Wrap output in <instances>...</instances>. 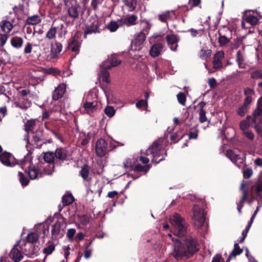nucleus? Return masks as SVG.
<instances>
[{"label": "nucleus", "instance_id": "b1692460", "mask_svg": "<svg viewBox=\"0 0 262 262\" xmlns=\"http://www.w3.org/2000/svg\"><path fill=\"white\" fill-rule=\"evenodd\" d=\"M226 155L233 163H235L238 167H239V165L237 164L238 160H240V163L243 162V159L241 158L239 155L235 154L231 149L227 150Z\"/></svg>", "mask_w": 262, "mask_h": 262}, {"label": "nucleus", "instance_id": "13d9d810", "mask_svg": "<svg viewBox=\"0 0 262 262\" xmlns=\"http://www.w3.org/2000/svg\"><path fill=\"white\" fill-rule=\"evenodd\" d=\"M253 174V170L250 168H247L243 171V177L245 179L250 178Z\"/></svg>", "mask_w": 262, "mask_h": 262}, {"label": "nucleus", "instance_id": "7ed1b4c3", "mask_svg": "<svg viewBox=\"0 0 262 262\" xmlns=\"http://www.w3.org/2000/svg\"><path fill=\"white\" fill-rule=\"evenodd\" d=\"M173 225V233L176 236L182 237L187 233L188 224L186 220L179 214H174L170 219Z\"/></svg>", "mask_w": 262, "mask_h": 262}, {"label": "nucleus", "instance_id": "09e8293b", "mask_svg": "<svg viewBox=\"0 0 262 262\" xmlns=\"http://www.w3.org/2000/svg\"><path fill=\"white\" fill-rule=\"evenodd\" d=\"M108 29L112 32H115L119 28V26L118 24L115 21H111L108 24Z\"/></svg>", "mask_w": 262, "mask_h": 262}, {"label": "nucleus", "instance_id": "bf43d9fd", "mask_svg": "<svg viewBox=\"0 0 262 262\" xmlns=\"http://www.w3.org/2000/svg\"><path fill=\"white\" fill-rule=\"evenodd\" d=\"M206 114L205 110L199 111V121L201 123H204L207 121Z\"/></svg>", "mask_w": 262, "mask_h": 262}, {"label": "nucleus", "instance_id": "a18cd8bd", "mask_svg": "<svg viewBox=\"0 0 262 262\" xmlns=\"http://www.w3.org/2000/svg\"><path fill=\"white\" fill-rule=\"evenodd\" d=\"M181 133V132H177L176 133H175L174 134H172V135H170V139L172 141H173V143H177L179 140H180L181 139H182L184 135L183 134L182 135H180V134Z\"/></svg>", "mask_w": 262, "mask_h": 262}, {"label": "nucleus", "instance_id": "c03bdc74", "mask_svg": "<svg viewBox=\"0 0 262 262\" xmlns=\"http://www.w3.org/2000/svg\"><path fill=\"white\" fill-rule=\"evenodd\" d=\"M104 111L105 115L110 118L114 116L116 112L113 106L110 105L106 106Z\"/></svg>", "mask_w": 262, "mask_h": 262}, {"label": "nucleus", "instance_id": "e433bc0d", "mask_svg": "<svg viewBox=\"0 0 262 262\" xmlns=\"http://www.w3.org/2000/svg\"><path fill=\"white\" fill-rule=\"evenodd\" d=\"M125 5L128 8L129 11L135 10L137 4V0H123Z\"/></svg>", "mask_w": 262, "mask_h": 262}, {"label": "nucleus", "instance_id": "5701e85b", "mask_svg": "<svg viewBox=\"0 0 262 262\" xmlns=\"http://www.w3.org/2000/svg\"><path fill=\"white\" fill-rule=\"evenodd\" d=\"M44 140L45 138L43 130L42 129L36 130L33 136V141H34V144H35L37 147H38L39 145V142Z\"/></svg>", "mask_w": 262, "mask_h": 262}, {"label": "nucleus", "instance_id": "ea45409f", "mask_svg": "<svg viewBox=\"0 0 262 262\" xmlns=\"http://www.w3.org/2000/svg\"><path fill=\"white\" fill-rule=\"evenodd\" d=\"M250 77L253 79H262V69H258L251 72Z\"/></svg>", "mask_w": 262, "mask_h": 262}, {"label": "nucleus", "instance_id": "2eb2a0df", "mask_svg": "<svg viewBox=\"0 0 262 262\" xmlns=\"http://www.w3.org/2000/svg\"><path fill=\"white\" fill-rule=\"evenodd\" d=\"M165 39L170 49L176 51L178 47V42L179 41L178 36L175 34H168L166 36Z\"/></svg>", "mask_w": 262, "mask_h": 262}, {"label": "nucleus", "instance_id": "20e7f679", "mask_svg": "<svg viewBox=\"0 0 262 262\" xmlns=\"http://www.w3.org/2000/svg\"><path fill=\"white\" fill-rule=\"evenodd\" d=\"M193 222L195 227L200 228L204 226L206 218L205 213L203 209L201 208L198 205H194L193 206Z\"/></svg>", "mask_w": 262, "mask_h": 262}, {"label": "nucleus", "instance_id": "f257e3e1", "mask_svg": "<svg viewBox=\"0 0 262 262\" xmlns=\"http://www.w3.org/2000/svg\"><path fill=\"white\" fill-rule=\"evenodd\" d=\"M182 241L176 238L173 246V256L177 260H186L194 255L200 250L199 244L195 237L185 236Z\"/></svg>", "mask_w": 262, "mask_h": 262}, {"label": "nucleus", "instance_id": "2f4dec72", "mask_svg": "<svg viewBox=\"0 0 262 262\" xmlns=\"http://www.w3.org/2000/svg\"><path fill=\"white\" fill-rule=\"evenodd\" d=\"M28 175L31 179H35L42 177V174L39 172L37 168L34 166L28 168Z\"/></svg>", "mask_w": 262, "mask_h": 262}, {"label": "nucleus", "instance_id": "412c9836", "mask_svg": "<svg viewBox=\"0 0 262 262\" xmlns=\"http://www.w3.org/2000/svg\"><path fill=\"white\" fill-rule=\"evenodd\" d=\"M90 167L86 164L83 165L79 171V175L82 177L84 181L89 182L91 180L90 176Z\"/></svg>", "mask_w": 262, "mask_h": 262}, {"label": "nucleus", "instance_id": "f704fd0d", "mask_svg": "<svg viewBox=\"0 0 262 262\" xmlns=\"http://www.w3.org/2000/svg\"><path fill=\"white\" fill-rule=\"evenodd\" d=\"M41 21V19L40 16L37 15H34L28 17L26 20V24L34 25L40 23Z\"/></svg>", "mask_w": 262, "mask_h": 262}, {"label": "nucleus", "instance_id": "680f3d73", "mask_svg": "<svg viewBox=\"0 0 262 262\" xmlns=\"http://www.w3.org/2000/svg\"><path fill=\"white\" fill-rule=\"evenodd\" d=\"M76 230L74 228H70L68 230L67 236L69 239L71 241H73V237L75 234Z\"/></svg>", "mask_w": 262, "mask_h": 262}, {"label": "nucleus", "instance_id": "603ef678", "mask_svg": "<svg viewBox=\"0 0 262 262\" xmlns=\"http://www.w3.org/2000/svg\"><path fill=\"white\" fill-rule=\"evenodd\" d=\"M198 130L196 128H191L188 133L189 139H196L198 136Z\"/></svg>", "mask_w": 262, "mask_h": 262}, {"label": "nucleus", "instance_id": "f8f14e48", "mask_svg": "<svg viewBox=\"0 0 262 262\" xmlns=\"http://www.w3.org/2000/svg\"><path fill=\"white\" fill-rule=\"evenodd\" d=\"M150 29L149 24L146 23V27L141 31L136 37L132 43L136 47H140L145 40L146 34H148V30Z\"/></svg>", "mask_w": 262, "mask_h": 262}, {"label": "nucleus", "instance_id": "cd10ccee", "mask_svg": "<svg viewBox=\"0 0 262 262\" xmlns=\"http://www.w3.org/2000/svg\"><path fill=\"white\" fill-rule=\"evenodd\" d=\"M252 116H253V115H252ZM253 118V117H252L251 116H248L246 117V119L242 121L239 124V126H240L241 129H242V130L245 132V130L248 129L249 128V127L250 126V120H252V122L254 124V126H255V124H254V123L253 122V121L252 120ZM259 127H260V126H259L257 128H255L256 129H258L259 128Z\"/></svg>", "mask_w": 262, "mask_h": 262}, {"label": "nucleus", "instance_id": "f3484780", "mask_svg": "<svg viewBox=\"0 0 262 262\" xmlns=\"http://www.w3.org/2000/svg\"><path fill=\"white\" fill-rule=\"evenodd\" d=\"M12 158H13V156L9 152L5 151L0 154L1 162L6 166L12 167L17 163V162H11Z\"/></svg>", "mask_w": 262, "mask_h": 262}, {"label": "nucleus", "instance_id": "9b49d317", "mask_svg": "<svg viewBox=\"0 0 262 262\" xmlns=\"http://www.w3.org/2000/svg\"><path fill=\"white\" fill-rule=\"evenodd\" d=\"M121 63V60L118 59L116 55H112L100 64V67L103 69H111L112 67L119 66Z\"/></svg>", "mask_w": 262, "mask_h": 262}, {"label": "nucleus", "instance_id": "0e129e2a", "mask_svg": "<svg viewBox=\"0 0 262 262\" xmlns=\"http://www.w3.org/2000/svg\"><path fill=\"white\" fill-rule=\"evenodd\" d=\"M208 84L212 89L215 88L217 85V82L215 78H211L208 79Z\"/></svg>", "mask_w": 262, "mask_h": 262}, {"label": "nucleus", "instance_id": "423d86ee", "mask_svg": "<svg viewBox=\"0 0 262 262\" xmlns=\"http://www.w3.org/2000/svg\"><path fill=\"white\" fill-rule=\"evenodd\" d=\"M101 24V21L98 19H95L90 24H87L84 30V38H86L87 35L89 34L100 33L101 31L100 29V26Z\"/></svg>", "mask_w": 262, "mask_h": 262}, {"label": "nucleus", "instance_id": "79ce46f5", "mask_svg": "<svg viewBox=\"0 0 262 262\" xmlns=\"http://www.w3.org/2000/svg\"><path fill=\"white\" fill-rule=\"evenodd\" d=\"M15 13L19 15H24L25 13V6L23 4H19L18 6H16L13 8Z\"/></svg>", "mask_w": 262, "mask_h": 262}, {"label": "nucleus", "instance_id": "58836bf2", "mask_svg": "<svg viewBox=\"0 0 262 262\" xmlns=\"http://www.w3.org/2000/svg\"><path fill=\"white\" fill-rule=\"evenodd\" d=\"M38 234L35 232H31L28 234L26 240L28 243L34 244L38 241Z\"/></svg>", "mask_w": 262, "mask_h": 262}, {"label": "nucleus", "instance_id": "8fccbe9b", "mask_svg": "<svg viewBox=\"0 0 262 262\" xmlns=\"http://www.w3.org/2000/svg\"><path fill=\"white\" fill-rule=\"evenodd\" d=\"M177 99L178 102L182 105H185L186 100V97L185 94L183 92H180L177 95Z\"/></svg>", "mask_w": 262, "mask_h": 262}, {"label": "nucleus", "instance_id": "4468645a", "mask_svg": "<svg viewBox=\"0 0 262 262\" xmlns=\"http://www.w3.org/2000/svg\"><path fill=\"white\" fill-rule=\"evenodd\" d=\"M54 153L56 164H58V161L64 162L68 160L67 150L62 147L56 148Z\"/></svg>", "mask_w": 262, "mask_h": 262}, {"label": "nucleus", "instance_id": "ddd939ff", "mask_svg": "<svg viewBox=\"0 0 262 262\" xmlns=\"http://www.w3.org/2000/svg\"><path fill=\"white\" fill-rule=\"evenodd\" d=\"M246 184L243 183L241 186V190L242 192V196L239 201V202L237 204V209L239 214L242 213V209L244 207V203L246 201H247L248 196L249 193V191L248 189L245 188Z\"/></svg>", "mask_w": 262, "mask_h": 262}, {"label": "nucleus", "instance_id": "37998d69", "mask_svg": "<svg viewBox=\"0 0 262 262\" xmlns=\"http://www.w3.org/2000/svg\"><path fill=\"white\" fill-rule=\"evenodd\" d=\"M18 176L19 182L23 186H26L29 183V179L25 176L23 172L19 171Z\"/></svg>", "mask_w": 262, "mask_h": 262}, {"label": "nucleus", "instance_id": "7c9ffc66", "mask_svg": "<svg viewBox=\"0 0 262 262\" xmlns=\"http://www.w3.org/2000/svg\"><path fill=\"white\" fill-rule=\"evenodd\" d=\"M151 166L150 164H146L145 166H142L140 164L136 165L132 169V170L135 172H144L146 174L150 169Z\"/></svg>", "mask_w": 262, "mask_h": 262}, {"label": "nucleus", "instance_id": "e2e57ef3", "mask_svg": "<svg viewBox=\"0 0 262 262\" xmlns=\"http://www.w3.org/2000/svg\"><path fill=\"white\" fill-rule=\"evenodd\" d=\"M136 106L139 108H141L143 106H147V102L146 100H139L136 102Z\"/></svg>", "mask_w": 262, "mask_h": 262}, {"label": "nucleus", "instance_id": "de8ad7c7", "mask_svg": "<svg viewBox=\"0 0 262 262\" xmlns=\"http://www.w3.org/2000/svg\"><path fill=\"white\" fill-rule=\"evenodd\" d=\"M83 106L86 111L93 112L96 110V106L94 105L93 102H86Z\"/></svg>", "mask_w": 262, "mask_h": 262}, {"label": "nucleus", "instance_id": "9d476101", "mask_svg": "<svg viewBox=\"0 0 262 262\" xmlns=\"http://www.w3.org/2000/svg\"><path fill=\"white\" fill-rule=\"evenodd\" d=\"M107 143L103 139H98L96 143V152L99 157H104L107 153Z\"/></svg>", "mask_w": 262, "mask_h": 262}, {"label": "nucleus", "instance_id": "69168bd1", "mask_svg": "<svg viewBox=\"0 0 262 262\" xmlns=\"http://www.w3.org/2000/svg\"><path fill=\"white\" fill-rule=\"evenodd\" d=\"M91 139V136L90 134H88L81 141V144L82 146H85L89 144L90 140Z\"/></svg>", "mask_w": 262, "mask_h": 262}, {"label": "nucleus", "instance_id": "72a5a7b5", "mask_svg": "<svg viewBox=\"0 0 262 262\" xmlns=\"http://www.w3.org/2000/svg\"><path fill=\"white\" fill-rule=\"evenodd\" d=\"M43 158L45 161L50 164L56 163L54 153L52 151H47L43 153Z\"/></svg>", "mask_w": 262, "mask_h": 262}, {"label": "nucleus", "instance_id": "6ab92c4d", "mask_svg": "<svg viewBox=\"0 0 262 262\" xmlns=\"http://www.w3.org/2000/svg\"><path fill=\"white\" fill-rule=\"evenodd\" d=\"M224 53L223 51H219L215 54L213 60V67L217 70L220 69L223 67L222 60L224 58Z\"/></svg>", "mask_w": 262, "mask_h": 262}, {"label": "nucleus", "instance_id": "c85d7f7f", "mask_svg": "<svg viewBox=\"0 0 262 262\" xmlns=\"http://www.w3.org/2000/svg\"><path fill=\"white\" fill-rule=\"evenodd\" d=\"M10 43L13 47L16 49H19L23 45L24 39L21 37L13 36L11 39Z\"/></svg>", "mask_w": 262, "mask_h": 262}, {"label": "nucleus", "instance_id": "864d4df0", "mask_svg": "<svg viewBox=\"0 0 262 262\" xmlns=\"http://www.w3.org/2000/svg\"><path fill=\"white\" fill-rule=\"evenodd\" d=\"M230 41V39L226 37L225 35H222L220 34L219 38V42L221 46H224L226 45Z\"/></svg>", "mask_w": 262, "mask_h": 262}, {"label": "nucleus", "instance_id": "a19ab883", "mask_svg": "<svg viewBox=\"0 0 262 262\" xmlns=\"http://www.w3.org/2000/svg\"><path fill=\"white\" fill-rule=\"evenodd\" d=\"M62 49V45L61 43L58 42H55L54 46L51 48V51L54 53L56 55L59 54Z\"/></svg>", "mask_w": 262, "mask_h": 262}, {"label": "nucleus", "instance_id": "393cba45", "mask_svg": "<svg viewBox=\"0 0 262 262\" xmlns=\"http://www.w3.org/2000/svg\"><path fill=\"white\" fill-rule=\"evenodd\" d=\"M243 20L251 26H255L258 23V19L256 16L251 14H248L246 12L244 14Z\"/></svg>", "mask_w": 262, "mask_h": 262}, {"label": "nucleus", "instance_id": "4be33fe9", "mask_svg": "<svg viewBox=\"0 0 262 262\" xmlns=\"http://www.w3.org/2000/svg\"><path fill=\"white\" fill-rule=\"evenodd\" d=\"M79 10L80 6L78 4H72L68 9V15L72 18L76 19L78 17Z\"/></svg>", "mask_w": 262, "mask_h": 262}, {"label": "nucleus", "instance_id": "dca6fc26", "mask_svg": "<svg viewBox=\"0 0 262 262\" xmlns=\"http://www.w3.org/2000/svg\"><path fill=\"white\" fill-rule=\"evenodd\" d=\"M66 84L63 83L59 84L53 92V100L56 101L62 98L66 92Z\"/></svg>", "mask_w": 262, "mask_h": 262}, {"label": "nucleus", "instance_id": "0eeeda50", "mask_svg": "<svg viewBox=\"0 0 262 262\" xmlns=\"http://www.w3.org/2000/svg\"><path fill=\"white\" fill-rule=\"evenodd\" d=\"M64 225L63 217L59 218L57 221L52 226L51 234L53 238H57L63 236L64 230L62 227Z\"/></svg>", "mask_w": 262, "mask_h": 262}, {"label": "nucleus", "instance_id": "338daca9", "mask_svg": "<svg viewBox=\"0 0 262 262\" xmlns=\"http://www.w3.org/2000/svg\"><path fill=\"white\" fill-rule=\"evenodd\" d=\"M244 93L246 97H248V96H251L252 95H254L255 92L253 89L249 88H247L245 89Z\"/></svg>", "mask_w": 262, "mask_h": 262}, {"label": "nucleus", "instance_id": "c9c22d12", "mask_svg": "<svg viewBox=\"0 0 262 262\" xmlns=\"http://www.w3.org/2000/svg\"><path fill=\"white\" fill-rule=\"evenodd\" d=\"M75 199L73 195L70 193L69 194H65L62 198V202L63 206H66L71 204Z\"/></svg>", "mask_w": 262, "mask_h": 262}, {"label": "nucleus", "instance_id": "49530a36", "mask_svg": "<svg viewBox=\"0 0 262 262\" xmlns=\"http://www.w3.org/2000/svg\"><path fill=\"white\" fill-rule=\"evenodd\" d=\"M236 61L238 63L239 68H243L244 63V57L240 51H238L236 54Z\"/></svg>", "mask_w": 262, "mask_h": 262}, {"label": "nucleus", "instance_id": "473e14b6", "mask_svg": "<svg viewBox=\"0 0 262 262\" xmlns=\"http://www.w3.org/2000/svg\"><path fill=\"white\" fill-rule=\"evenodd\" d=\"M36 125V120L34 119L28 120L25 123L24 130L28 134L32 132Z\"/></svg>", "mask_w": 262, "mask_h": 262}, {"label": "nucleus", "instance_id": "4c0bfd02", "mask_svg": "<svg viewBox=\"0 0 262 262\" xmlns=\"http://www.w3.org/2000/svg\"><path fill=\"white\" fill-rule=\"evenodd\" d=\"M101 68V76L102 81L107 83H110L111 81L110 80V73L107 71V69Z\"/></svg>", "mask_w": 262, "mask_h": 262}, {"label": "nucleus", "instance_id": "1a4fd4ad", "mask_svg": "<svg viewBox=\"0 0 262 262\" xmlns=\"http://www.w3.org/2000/svg\"><path fill=\"white\" fill-rule=\"evenodd\" d=\"M253 122L255 124V128H257L259 124L262 123V97L257 102V107L253 112Z\"/></svg>", "mask_w": 262, "mask_h": 262}, {"label": "nucleus", "instance_id": "6e6d98bb", "mask_svg": "<svg viewBox=\"0 0 262 262\" xmlns=\"http://www.w3.org/2000/svg\"><path fill=\"white\" fill-rule=\"evenodd\" d=\"M46 73L48 74H52L54 76H56V75H59L60 73V72L57 68H49L48 69H47Z\"/></svg>", "mask_w": 262, "mask_h": 262}, {"label": "nucleus", "instance_id": "f03ea898", "mask_svg": "<svg viewBox=\"0 0 262 262\" xmlns=\"http://www.w3.org/2000/svg\"><path fill=\"white\" fill-rule=\"evenodd\" d=\"M146 155H151L153 158L151 162L157 164L165 159L167 151L162 147V144L156 140L146 150Z\"/></svg>", "mask_w": 262, "mask_h": 262}, {"label": "nucleus", "instance_id": "bb28decb", "mask_svg": "<svg viewBox=\"0 0 262 262\" xmlns=\"http://www.w3.org/2000/svg\"><path fill=\"white\" fill-rule=\"evenodd\" d=\"M10 256L15 262L20 261L23 257L20 251L16 247L12 249Z\"/></svg>", "mask_w": 262, "mask_h": 262}, {"label": "nucleus", "instance_id": "6e6552de", "mask_svg": "<svg viewBox=\"0 0 262 262\" xmlns=\"http://www.w3.org/2000/svg\"><path fill=\"white\" fill-rule=\"evenodd\" d=\"M63 24H60L58 25L55 24L54 22L52 24L50 28L47 32L46 37L49 40H52L56 38V34H58V37H62V30L63 28Z\"/></svg>", "mask_w": 262, "mask_h": 262}, {"label": "nucleus", "instance_id": "052dcab7", "mask_svg": "<svg viewBox=\"0 0 262 262\" xmlns=\"http://www.w3.org/2000/svg\"><path fill=\"white\" fill-rule=\"evenodd\" d=\"M104 0H92L91 6L94 10H96L98 8V6L102 4Z\"/></svg>", "mask_w": 262, "mask_h": 262}, {"label": "nucleus", "instance_id": "c756f323", "mask_svg": "<svg viewBox=\"0 0 262 262\" xmlns=\"http://www.w3.org/2000/svg\"><path fill=\"white\" fill-rule=\"evenodd\" d=\"M244 250L243 249L241 248L238 245V244L235 243L234 245V248L232 250V252L229 255L228 258H227L226 262H229L230 259L233 257H235L237 255H240L243 252Z\"/></svg>", "mask_w": 262, "mask_h": 262}, {"label": "nucleus", "instance_id": "774afa93", "mask_svg": "<svg viewBox=\"0 0 262 262\" xmlns=\"http://www.w3.org/2000/svg\"><path fill=\"white\" fill-rule=\"evenodd\" d=\"M107 196L109 198H111V199L115 198V197H116L117 198H118L119 196V195L118 191H117L116 190H114L112 191L108 192L107 193Z\"/></svg>", "mask_w": 262, "mask_h": 262}, {"label": "nucleus", "instance_id": "aec40b11", "mask_svg": "<svg viewBox=\"0 0 262 262\" xmlns=\"http://www.w3.org/2000/svg\"><path fill=\"white\" fill-rule=\"evenodd\" d=\"M163 49V45L161 43H155L151 47L149 51V54L152 57L158 56Z\"/></svg>", "mask_w": 262, "mask_h": 262}, {"label": "nucleus", "instance_id": "39448f33", "mask_svg": "<svg viewBox=\"0 0 262 262\" xmlns=\"http://www.w3.org/2000/svg\"><path fill=\"white\" fill-rule=\"evenodd\" d=\"M81 37L80 33L77 31L68 40L67 48L71 50L72 52H75L76 54L80 51L81 42L79 41Z\"/></svg>", "mask_w": 262, "mask_h": 262}, {"label": "nucleus", "instance_id": "a878e982", "mask_svg": "<svg viewBox=\"0 0 262 262\" xmlns=\"http://www.w3.org/2000/svg\"><path fill=\"white\" fill-rule=\"evenodd\" d=\"M137 20V16L134 14L130 15L129 17H125L123 19L119 20L122 24L125 25L127 26H130L135 25Z\"/></svg>", "mask_w": 262, "mask_h": 262}, {"label": "nucleus", "instance_id": "4d7b16f0", "mask_svg": "<svg viewBox=\"0 0 262 262\" xmlns=\"http://www.w3.org/2000/svg\"><path fill=\"white\" fill-rule=\"evenodd\" d=\"M9 37V35L6 34L0 33V47H3Z\"/></svg>", "mask_w": 262, "mask_h": 262}, {"label": "nucleus", "instance_id": "3c124183", "mask_svg": "<svg viewBox=\"0 0 262 262\" xmlns=\"http://www.w3.org/2000/svg\"><path fill=\"white\" fill-rule=\"evenodd\" d=\"M55 250V245L54 244H50L45 247L43 250V252L44 254L48 255L52 253V252Z\"/></svg>", "mask_w": 262, "mask_h": 262}, {"label": "nucleus", "instance_id": "a211bd4d", "mask_svg": "<svg viewBox=\"0 0 262 262\" xmlns=\"http://www.w3.org/2000/svg\"><path fill=\"white\" fill-rule=\"evenodd\" d=\"M14 19L12 22L8 20H3L0 23V33L8 34L16 25H13Z\"/></svg>", "mask_w": 262, "mask_h": 262}, {"label": "nucleus", "instance_id": "5fc2aeb1", "mask_svg": "<svg viewBox=\"0 0 262 262\" xmlns=\"http://www.w3.org/2000/svg\"><path fill=\"white\" fill-rule=\"evenodd\" d=\"M248 110V107L242 105L240 106L237 110V114L239 116L243 117L247 113Z\"/></svg>", "mask_w": 262, "mask_h": 262}]
</instances>
